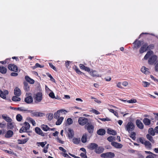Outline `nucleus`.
Wrapping results in <instances>:
<instances>
[{
    "mask_svg": "<svg viewBox=\"0 0 158 158\" xmlns=\"http://www.w3.org/2000/svg\"><path fill=\"white\" fill-rule=\"evenodd\" d=\"M28 140L29 139L26 138L23 140L19 139L17 141L19 144H24L27 142Z\"/></svg>",
    "mask_w": 158,
    "mask_h": 158,
    "instance_id": "27",
    "label": "nucleus"
},
{
    "mask_svg": "<svg viewBox=\"0 0 158 158\" xmlns=\"http://www.w3.org/2000/svg\"><path fill=\"white\" fill-rule=\"evenodd\" d=\"M81 141L80 138H74L73 139V142L75 144H78Z\"/></svg>",
    "mask_w": 158,
    "mask_h": 158,
    "instance_id": "37",
    "label": "nucleus"
},
{
    "mask_svg": "<svg viewBox=\"0 0 158 158\" xmlns=\"http://www.w3.org/2000/svg\"><path fill=\"white\" fill-rule=\"evenodd\" d=\"M146 137L148 139L150 140L152 143H154L155 141L153 139L152 137L149 134L146 135Z\"/></svg>",
    "mask_w": 158,
    "mask_h": 158,
    "instance_id": "36",
    "label": "nucleus"
},
{
    "mask_svg": "<svg viewBox=\"0 0 158 158\" xmlns=\"http://www.w3.org/2000/svg\"><path fill=\"white\" fill-rule=\"evenodd\" d=\"M13 135V132L11 130H8L5 135V137L6 138L11 137Z\"/></svg>",
    "mask_w": 158,
    "mask_h": 158,
    "instance_id": "18",
    "label": "nucleus"
},
{
    "mask_svg": "<svg viewBox=\"0 0 158 158\" xmlns=\"http://www.w3.org/2000/svg\"><path fill=\"white\" fill-rule=\"evenodd\" d=\"M56 139L57 140V141L60 143L63 144L64 143V141L61 140L58 137H57L56 138Z\"/></svg>",
    "mask_w": 158,
    "mask_h": 158,
    "instance_id": "64",
    "label": "nucleus"
},
{
    "mask_svg": "<svg viewBox=\"0 0 158 158\" xmlns=\"http://www.w3.org/2000/svg\"><path fill=\"white\" fill-rule=\"evenodd\" d=\"M84 128L87 129L88 132L90 134H92L94 131V126L91 123H88L85 125Z\"/></svg>",
    "mask_w": 158,
    "mask_h": 158,
    "instance_id": "4",
    "label": "nucleus"
},
{
    "mask_svg": "<svg viewBox=\"0 0 158 158\" xmlns=\"http://www.w3.org/2000/svg\"><path fill=\"white\" fill-rule=\"evenodd\" d=\"M109 110L110 112L113 113L114 115H115L118 118V117L119 116L118 115V113L116 111H115L113 109H110Z\"/></svg>",
    "mask_w": 158,
    "mask_h": 158,
    "instance_id": "42",
    "label": "nucleus"
},
{
    "mask_svg": "<svg viewBox=\"0 0 158 158\" xmlns=\"http://www.w3.org/2000/svg\"><path fill=\"white\" fill-rule=\"evenodd\" d=\"M125 130L129 133L133 131L135 129V125L131 122H128L125 127Z\"/></svg>",
    "mask_w": 158,
    "mask_h": 158,
    "instance_id": "3",
    "label": "nucleus"
},
{
    "mask_svg": "<svg viewBox=\"0 0 158 158\" xmlns=\"http://www.w3.org/2000/svg\"><path fill=\"white\" fill-rule=\"evenodd\" d=\"M41 129L44 131H47L50 129V128L46 125H42L41 126Z\"/></svg>",
    "mask_w": 158,
    "mask_h": 158,
    "instance_id": "34",
    "label": "nucleus"
},
{
    "mask_svg": "<svg viewBox=\"0 0 158 158\" xmlns=\"http://www.w3.org/2000/svg\"><path fill=\"white\" fill-rule=\"evenodd\" d=\"M111 144L115 148H121L123 147L122 144L114 141H112L111 143Z\"/></svg>",
    "mask_w": 158,
    "mask_h": 158,
    "instance_id": "14",
    "label": "nucleus"
},
{
    "mask_svg": "<svg viewBox=\"0 0 158 158\" xmlns=\"http://www.w3.org/2000/svg\"><path fill=\"white\" fill-rule=\"evenodd\" d=\"M24 125L26 126L25 127L26 129V130H29L30 127V124L28 122H25L24 123Z\"/></svg>",
    "mask_w": 158,
    "mask_h": 158,
    "instance_id": "45",
    "label": "nucleus"
},
{
    "mask_svg": "<svg viewBox=\"0 0 158 158\" xmlns=\"http://www.w3.org/2000/svg\"><path fill=\"white\" fill-rule=\"evenodd\" d=\"M26 129L25 127L24 126H23L19 130V132L22 133L24 132H27V130H26Z\"/></svg>",
    "mask_w": 158,
    "mask_h": 158,
    "instance_id": "41",
    "label": "nucleus"
},
{
    "mask_svg": "<svg viewBox=\"0 0 158 158\" xmlns=\"http://www.w3.org/2000/svg\"><path fill=\"white\" fill-rule=\"evenodd\" d=\"M104 150V149L103 147L99 146L97 147L95 149V152L98 154H101L102 153Z\"/></svg>",
    "mask_w": 158,
    "mask_h": 158,
    "instance_id": "12",
    "label": "nucleus"
},
{
    "mask_svg": "<svg viewBox=\"0 0 158 158\" xmlns=\"http://www.w3.org/2000/svg\"><path fill=\"white\" fill-rule=\"evenodd\" d=\"M24 101L25 102L28 104L31 103L33 102V99L31 96H28L25 98Z\"/></svg>",
    "mask_w": 158,
    "mask_h": 158,
    "instance_id": "16",
    "label": "nucleus"
},
{
    "mask_svg": "<svg viewBox=\"0 0 158 158\" xmlns=\"http://www.w3.org/2000/svg\"><path fill=\"white\" fill-rule=\"evenodd\" d=\"M107 133L113 135H116L117 133L116 131L114 130H111L110 129H108L107 130Z\"/></svg>",
    "mask_w": 158,
    "mask_h": 158,
    "instance_id": "25",
    "label": "nucleus"
},
{
    "mask_svg": "<svg viewBox=\"0 0 158 158\" xmlns=\"http://www.w3.org/2000/svg\"><path fill=\"white\" fill-rule=\"evenodd\" d=\"M143 83L144 87H147L150 85L149 83L146 81H143Z\"/></svg>",
    "mask_w": 158,
    "mask_h": 158,
    "instance_id": "57",
    "label": "nucleus"
},
{
    "mask_svg": "<svg viewBox=\"0 0 158 158\" xmlns=\"http://www.w3.org/2000/svg\"><path fill=\"white\" fill-rule=\"evenodd\" d=\"M143 122L145 125L148 126L150 124L151 120L148 118H145L143 120Z\"/></svg>",
    "mask_w": 158,
    "mask_h": 158,
    "instance_id": "28",
    "label": "nucleus"
},
{
    "mask_svg": "<svg viewBox=\"0 0 158 158\" xmlns=\"http://www.w3.org/2000/svg\"><path fill=\"white\" fill-rule=\"evenodd\" d=\"M136 124L139 129H142L143 128V125L142 122L139 119H137L136 121Z\"/></svg>",
    "mask_w": 158,
    "mask_h": 158,
    "instance_id": "17",
    "label": "nucleus"
},
{
    "mask_svg": "<svg viewBox=\"0 0 158 158\" xmlns=\"http://www.w3.org/2000/svg\"><path fill=\"white\" fill-rule=\"evenodd\" d=\"M14 127V124L13 123H10L7 124V129H13Z\"/></svg>",
    "mask_w": 158,
    "mask_h": 158,
    "instance_id": "38",
    "label": "nucleus"
},
{
    "mask_svg": "<svg viewBox=\"0 0 158 158\" xmlns=\"http://www.w3.org/2000/svg\"><path fill=\"white\" fill-rule=\"evenodd\" d=\"M148 69L144 66H143L141 69V71L144 73H146V72L147 71Z\"/></svg>",
    "mask_w": 158,
    "mask_h": 158,
    "instance_id": "49",
    "label": "nucleus"
},
{
    "mask_svg": "<svg viewBox=\"0 0 158 158\" xmlns=\"http://www.w3.org/2000/svg\"><path fill=\"white\" fill-rule=\"evenodd\" d=\"M0 96L3 99H5L6 98V96L4 94V92L0 90Z\"/></svg>",
    "mask_w": 158,
    "mask_h": 158,
    "instance_id": "51",
    "label": "nucleus"
},
{
    "mask_svg": "<svg viewBox=\"0 0 158 158\" xmlns=\"http://www.w3.org/2000/svg\"><path fill=\"white\" fill-rule=\"evenodd\" d=\"M136 134L134 132H131L130 137L133 139L135 138Z\"/></svg>",
    "mask_w": 158,
    "mask_h": 158,
    "instance_id": "52",
    "label": "nucleus"
},
{
    "mask_svg": "<svg viewBox=\"0 0 158 158\" xmlns=\"http://www.w3.org/2000/svg\"><path fill=\"white\" fill-rule=\"evenodd\" d=\"M79 124L81 126H84L88 123V119L84 117H80L78 120Z\"/></svg>",
    "mask_w": 158,
    "mask_h": 158,
    "instance_id": "5",
    "label": "nucleus"
},
{
    "mask_svg": "<svg viewBox=\"0 0 158 158\" xmlns=\"http://www.w3.org/2000/svg\"><path fill=\"white\" fill-rule=\"evenodd\" d=\"M63 119L64 118L63 117H61L58 118L57 120L56 123V124L57 125H60Z\"/></svg>",
    "mask_w": 158,
    "mask_h": 158,
    "instance_id": "32",
    "label": "nucleus"
},
{
    "mask_svg": "<svg viewBox=\"0 0 158 158\" xmlns=\"http://www.w3.org/2000/svg\"><path fill=\"white\" fill-rule=\"evenodd\" d=\"M53 114L52 113H49L48 116V118L49 120H51L53 118Z\"/></svg>",
    "mask_w": 158,
    "mask_h": 158,
    "instance_id": "55",
    "label": "nucleus"
},
{
    "mask_svg": "<svg viewBox=\"0 0 158 158\" xmlns=\"http://www.w3.org/2000/svg\"><path fill=\"white\" fill-rule=\"evenodd\" d=\"M100 156L103 158H113L114 157L115 154L113 152H108L102 154Z\"/></svg>",
    "mask_w": 158,
    "mask_h": 158,
    "instance_id": "6",
    "label": "nucleus"
},
{
    "mask_svg": "<svg viewBox=\"0 0 158 158\" xmlns=\"http://www.w3.org/2000/svg\"><path fill=\"white\" fill-rule=\"evenodd\" d=\"M7 69L3 66H1L0 67V73L2 74H5L7 72Z\"/></svg>",
    "mask_w": 158,
    "mask_h": 158,
    "instance_id": "29",
    "label": "nucleus"
},
{
    "mask_svg": "<svg viewBox=\"0 0 158 158\" xmlns=\"http://www.w3.org/2000/svg\"><path fill=\"white\" fill-rule=\"evenodd\" d=\"M34 102L37 103L40 102L42 99V94L41 92H39L34 94L33 96Z\"/></svg>",
    "mask_w": 158,
    "mask_h": 158,
    "instance_id": "2",
    "label": "nucleus"
},
{
    "mask_svg": "<svg viewBox=\"0 0 158 158\" xmlns=\"http://www.w3.org/2000/svg\"><path fill=\"white\" fill-rule=\"evenodd\" d=\"M23 117L20 114H18L16 116V119L19 122H20L22 119Z\"/></svg>",
    "mask_w": 158,
    "mask_h": 158,
    "instance_id": "40",
    "label": "nucleus"
},
{
    "mask_svg": "<svg viewBox=\"0 0 158 158\" xmlns=\"http://www.w3.org/2000/svg\"><path fill=\"white\" fill-rule=\"evenodd\" d=\"M25 79L27 82H29L31 84H33L34 83L35 81L33 79L31 78L28 76H26L25 77Z\"/></svg>",
    "mask_w": 158,
    "mask_h": 158,
    "instance_id": "21",
    "label": "nucleus"
},
{
    "mask_svg": "<svg viewBox=\"0 0 158 158\" xmlns=\"http://www.w3.org/2000/svg\"><path fill=\"white\" fill-rule=\"evenodd\" d=\"M80 156L82 158H88L86 155V153H81L80 154Z\"/></svg>",
    "mask_w": 158,
    "mask_h": 158,
    "instance_id": "54",
    "label": "nucleus"
},
{
    "mask_svg": "<svg viewBox=\"0 0 158 158\" xmlns=\"http://www.w3.org/2000/svg\"><path fill=\"white\" fill-rule=\"evenodd\" d=\"M136 100L135 99H131L130 100L127 101V102L129 103H133L136 102Z\"/></svg>",
    "mask_w": 158,
    "mask_h": 158,
    "instance_id": "50",
    "label": "nucleus"
},
{
    "mask_svg": "<svg viewBox=\"0 0 158 158\" xmlns=\"http://www.w3.org/2000/svg\"><path fill=\"white\" fill-rule=\"evenodd\" d=\"M143 34H150V35H153V36H155V35L153 33H141L140 35H139V38Z\"/></svg>",
    "mask_w": 158,
    "mask_h": 158,
    "instance_id": "60",
    "label": "nucleus"
},
{
    "mask_svg": "<svg viewBox=\"0 0 158 158\" xmlns=\"http://www.w3.org/2000/svg\"><path fill=\"white\" fill-rule=\"evenodd\" d=\"M92 112L97 115L99 114H100L99 111L95 109H93L92 110Z\"/></svg>",
    "mask_w": 158,
    "mask_h": 158,
    "instance_id": "62",
    "label": "nucleus"
},
{
    "mask_svg": "<svg viewBox=\"0 0 158 158\" xmlns=\"http://www.w3.org/2000/svg\"><path fill=\"white\" fill-rule=\"evenodd\" d=\"M157 56L156 55H153L148 60V63L150 64H153L156 62Z\"/></svg>",
    "mask_w": 158,
    "mask_h": 158,
    "instance_id": "7",
    "label": "nucleus"
},
{
    "mask_svg": "<svg viewBox=\"0 0 158 158\" xmlns=\"http://www.w3.org/2000/svg\"><path fill=\"white\" fill-rule=\"evenodd\" d=\"M14 94L17 97H19L21 94V92L20 89L18 87H15L14 90Z\"/></svg>",
    "mask_w": 158,
    "mask_h": 158,
    "instance_id": "13",
    "label": "nucleus"
},
{
    "mask_svg": "<svg viewBox=\"0 0 158 158\" xmlns=\"http://www.w3.org/2000/svg\"><path fill=\"white\" fill-rule=\"evenodd\" d=\"M87 135L86 134H85L82 137L81 139V142L83 143H85L87 141Z\"/></svg>",
    "mask_w": 158,
    "mask_h": 158,
    "instance_id": "33",
    "label": "nucleus"
},
{
    "mask_svg": "<svg viewBox=\"0 0 158 158\" xmlns=\"http://www.w3.org/2000/svg\"><path fill=\"white\" fill-rule=\"evenodd\" d=\"M144 145L145 147L147 148L151 149L152 148V144L150 142L146 140L144 142Z\"/></svg>",
    "mask_w": 158,
    "mask_h": 158,
    "instance_id": "26",
    "label": "nucleus"
},
{
    "mask_svg": "<svg viewBox=\"0 0 158 158\" xmlns=\"http://www.w3.org/2000/svg\"><path fill=\"white\" fill-rule=\"evenodd\" d=\"M44 67V65H40L38 63H36L35 65V66H34V67L35 68H37L38 67L40 68H43Z\"/></svg>",
    "mask_w": 158,
    "mask_h": 158,
    "instance_id": "53",
    "label": "nucleus"
},
{
    "mask_svg": "<svg viewBox=\"0 0 158 158\" xmlns=\"http://www.w3.org/2000/svg\"><path fill=\"white\" fill-rule=\"evenodd\" d=\"M148 132L149 134L152 136L154 135L155 134L154 130L153 128L152 127H151L148 129Z\"/></svg>",
    "mask_w": 158,
    "mask_h": 158,
    "instance_id": "35",
    "label": "nucleus"
},
{
    "mask_svg": "<svg viewBox=\"0 0 158 158\" xmlns=\"http://www.w3.org/2000/svg\"><path fill=\"white\" fill-rule=\"evenodd\" d=\"M106 131L103 129H100L97 131V133L99 135H102L105 134Z\"/></svg>",
    "mask_w": 158,
    "mask_h": 158,
    "instance_id": "22",
    "label": "nucleus"
},
{
    "mask_svg": "<svg viewBox=\"0 0 158 158\" xmlns=\"http://www.w3.org/2000/svg\"><path fill=\"white\" fill-rule=\"evenodd\" d=\"M108 141L110 142H112V141L115 140V137L112 136H110L107 138Z\"/></svg>",
    "mask_w": 158,
    "mask_h": 158,
    "instance_id": "43",
    "label": "nucleus"
},
{
    "mask_svg": "<svg viewBox=\"0 0 158 158\" xmlns=\"http://www.w3.org/2000/svg\"><path fill=\"white\" fill-rule=\"evenodd\" d=\"M153 53V52L152 51H148L144 56V59L145 60H147L149 56Z\"/></svg>",
    "mask_w": 158,
    "mask_h": 158,
    "instance_id": "30",
    "label": "nucleus"
},
{
    "mask_svg": "<svg viewBox=\"0 0 158 158\" xmlns=\"http://www.w3.org/2000/svg\"><path fill=\"white\" fill-rule=\"evenodd\" d=\"M98 145L94 143H91L89 144L87 146L88 148L90 150H93L96 149V148L98 147Z\"/></svg>",
    "mask_w": 158,
    "mask_h": 158,
    "instance_id": "10",
    "label": "nucleus"
},
{
    "mask_svg": "<svg viewBox=\"0 0 158 158\" xmlns=\"http://www.w3.org/2000/svg\"><path fill=\"white\" fill-rule=\"evenodd\" d=\"M8 68L9 69L12 71L16 72L18 70V67L15 65L12 64H9L8 65Z\"/></svg>",
    "mask_w": 158,
    "mask_h": 158,
    "instance_id": "9",
    "label": "nucleus"
},
{
    "mask_svg": "<svg viewBox=\"0 0 158 158\" xmlns=\"http://www.w3.org/2000/svg\"><path fill=\"white\" fill-rule=\"evenodd\" d=\"M148 50L153 49L154 48V45L153 44H150L149 45H147Z\"/></svg>",
    "mask_w": 158,
    "mask_h": 158,
    "instance_id": "47",
    "label": "nucleus"
},
{
    "mask_svg": "<svg viewBox=\"0 0 158 158\" xmlns=\"http://www.w3.org/2000/svg\"><path fill=\"white\" fill-rule=\"evenodd\" d=\"M49 65L50 67L53 70H54L55 71H57L56 68L53 65V64L52 63H49Z\"/></svg>",
    "mask_w": 158,
    "mask_h": 158,
    "instance_id": "58",
    "label": "nucleus"
},
{
    "mask_svg": "<svg viewBox=\"0 0 158 158\" xmlns=\"http://www.w3.org/2000/svg\"><path fill=\"white\" fill-rule=\"evenodd\" d=\"M67 123L69 125H70L73 123L72 119L70 118H69L67 119Z\"/></svg>",
    "mask_w": 158,
    "mask_h": 158,
    "instance_id": "48",
    "label": "nucleus"
},
{
    "mask_svg": "<svg viewBox=\"0 0 158 158\" xmlns=\"http://www.w3.org/2000/svg\"><path fill=\"white\" fill-rule=\"evenodd\" d=\"M68 135L69 139L72 138L74 135V132L73 130L71 128L68 129Z\"/></svg>",
    "mask_w": 158,
    "mask_h": 158,
    "instance_id": "19",
    "label": "nucleus"
},
{
    "mask_svg": "<svg viewBox=\"0 0 158 158\" xmlns=\"http://www.w3.org/2000/svg\"><path fill=\"white\" fill-rule=\"evenodd\" d=\"M133 44H134V48H136V49L139 48L141 44V41L139 40H138L137 39L135 40Z\"/></svg>",
    "mask_w": 158,
    "mask_h": 158,
    "instance_id": "11",
    "label": "nucleus"
},
{
    "mask_svg": "<svg viewBox=\"0 0 158 158\" xmlns=\"http://www.w3.org/2000/svg\"><path fill=\"white\" fill-rule=\"evenodd\" d=\"M90 74L93 77H99V75L97 73L96 71L95 70L92 71L90 72Z\"/></svg>",
    "mask_w": 158,
    "mask_h": 158,
    "instance_id": "31",
    "label": "nucleus"
},
{
    "mask_svg": "<svg viewBox=\"0 0 158 158\" xmlns=\"http://www.w3.org/2000/svg\"><path fill=\"white\" fill-rule=\"evenodd\" d=\"M24 89L25 91L28 92L30 90V87L28 85V83L26 81H24L23 82Z\"/></svg>",
    "mask_w": 158,
    "mask_h": 158,
    "instance_id": "20",
    "label": "nucleus"
},
{
    "mask_svg": "<svg viewBox=\"0 0 158 158\" xmlns=\"http://www.w3.org/2000/svg\"><path fill=\"white\" fill-rule=\"evenodd\" d=\"M35 131L37 134L42 136H45V133H43L41 129L38 127L35 128Z\"/></svg>",
    "mask_w": 158,
    "mask_h": 158,
    "instance_id": "15",
    "label": "nucleus"
},
{
    "mask_svg": "<svg viewBox=\"0 0 158 158\" xmlns=\"http://www.w3.org/2000/svg\"><path fill=\"white\" fill-rule=\"evenodd\" d=\"M10 108L12 110H19L21 111H26L27 109L23 107H20L18 108L11 107Z\"/></svg>",
    "mask_w": 158,
    "mask_h": 158,
    "instance_id": "24",
    "label": "nucleus"
},
{
    "mask_svg": "<svg viewBox=\"0 0 158 158\" xmlns=\"http://www.w3.org/2000/svg\"><path fill=\"white\" fill-rule=\"evenodd\" d=\"M145 152L147 154H149L152 155H153L155 157H156V156L158 157V156L157 155L153 154L150 151H145Z\"/></svg>",
    "mask_w": 158,
    "mask_h": 158,
    "instance_id": "63",
    "label": "nucleus"
},
{
    "mask_svg": "<svg viewBox=\"0 0 158 158\" xmlns=\"http://www.w3.org/2000/svg\"><path fill=\"white\" fill-rule=\"evenodd\" d=\"M12 100L14 102L19 101L21 100V98L16 96H14L12 97Z\"/></svg>",
    "mask_w": 158,
    "mask_h": 158,
    "instance_id": "39",
    "label": "nucleus"
},
{
    "mask_svg": "<svg viewBox=\"0 0 158 158\" xmlns=\"http://www.w3.org/2000/svg\"><path fill=\"white\" fill-rule=\"evenodd\" d=\"M99 119L102 121H110V119L108 118H99Z\"/></svg>",
    "mask_w": 158,
    "mask_h": 158,
    "instance_id": "61",
    "label": "nucleus"
},
{
    "mask_svg": "<svg viewBox=\"0 0 158 158\" xmlns=\"http://www.w3.org/2000/svg\"><path fill=\"white\" fill-rule=\"evenodd\" d=\"M59 111H57L54 114V118H58L60 116Z\"/></svg>",
    "mask_w": 158,
    "mask_h": 158,
    "instance_id": "44",
    "label": "nucleus"
},
{
    "mask_svg": "<svg viewBox=\"0 0 158 158\" xmlns=\"http://www.w3.org/2000/svg\"><path fill=\"white\" fill-rule=\"evenodd\" d=\"M27 112L31 113L32 117H42L44 114L43 113L40 112L36 111L35 110H27Z\"/></svg>",
    "mask_w": 158,
    "mask_h": 158,
    "instance_id": "1",
    "label": "nucleus"
},
{
    "mask_svg": "<svg viewBox=\"0 0 158 158\" xmlns=\"http://www.w3.org/2000/svg\"><path fill=\"white\" fill-rule=\"evenodd\" d=\"M2 118L7 122L10 123L12 121V119L7 115H2Z\"/></svg>",
    "mask_w": 158,
    "mask_h": 158,
    "instance_id": "23",
    "label": "nucleus"
},
{
    "mask_svg": "<svg viewBox=\"0 0 158 158\" xmlns=\"http://www.w3.org/2000/svg\"><path fill=\"white\" fill-rule=\"evenodd\" d=\"M75 70L77 73L79 74H84V73L81 72L77 66H75Z\"/></svg>",
    "mask_w": 158,
    "mask_h": 158,
    "instance_id": "46",
    "label": "nucleus"
},
{
    "mask_svg": "<svg viewBox=\"0 0 158 158\" xmlns=\"http://www.w3.org/2000/svg\"><path fill=\"white\" fill-rule=\"evenodd\" d=\"M147 45L148 43H145L142 46L139 50V52L140 53L142 54L148 50Z\"/></svg>",
    "mask_w": 158,
    "mask_h": 158,
    "instance_id": "8",
    "label": "nucleus"
},
{
    "mask_svg": "<svg viewBox=\"0 0 158 158\" xmlns=\"http://www.w3.org/2000/svg\"><path fill=\"white\" fill-rule=\"evenodd\" d=\"M49 96L52 98H55L54 94L53 92H50L49 94Z\"/></svg>",
    "mask_w": 158,
    "mask_h": 158,
    "instance_id": "59",
    "label": "nucleus"
},
{
    "mask_svg": "<svg viewBox=\"0 0 158 158\" xmlns=\"http://www.w3.org/2000/svg\"><path fill=\"white\" fill-rule=\"evenodd\" d=\"M36 144H38V146L40 145L42 148H44L45 146L44 145V143H43V142H38L36 143Z\"/></svg>",
    "mask_w": 158,
    "mask_h": 158,
    "instance_id": "56",
    "label": "nucleus"
}]
</instances>
